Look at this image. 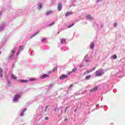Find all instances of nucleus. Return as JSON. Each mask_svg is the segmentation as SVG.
Instances as JSON below:
<instances>
[{
  "instance_id": "f257e3e1",
  "label": "nucleus",
  "mask_w": 125,
  "mask_h": 125,
  "mask_svg": "<svg viewBox=\"0 0 125 125\" xmlns=\"http://www.w3.org/2000/svg\"><path fill=\"white\" fill-rule=\"evenodd\" d=\"M103 74L104 73L100 69L96 71L95 72V75L96 77H101V76H102Z\"/></svg>"
},
{
  "instance_id": "f03ea898",
  "label": "nucleus",
  "mask_w": 125,
  "mask_h": 125,
  "mask_svg": "<svg viewBox=\"0 0 125 125\" xmlns=\"http://www.w3.org/2000/svg\"><path fill=\"white\" fill-rule=\"evenodd\" d=\"M20 97H21L20 95L19 94L15 95L13 100V101H18V99L20 98Z\"/></svg>"
},
{
  "instance_id": "7ed1b4c3",
  "label": "nucleus",
  "mask_w": 125,
  "mask_h": 125,
  "mask_svg": "<svg viewBox=\"0 0 125 125\" xmlns=\"http://www.w3.org/2000/svg\"><path fill=\"white\" fill-rule=\"evenodd\" d=\"M66 78H68V75L63 74L60 76V80H64V79H66Z\"/></svg>"
},
{
  "instance_id": "20e7f679",
  "label": "nucleus",
  "mask_w": 125,
  "mask_h": 125,
  "mask_svg": "<svg viewBox=\"0 0 125 125\" xmlns=\"http://www.w3.org/2000/svg\"><path fill=\"white\" fill-rule=\"evenodd\" d=\"M23 49H24V45L20 46V49L17 53V55H18L19 54V53H20V51H22V50H23Z\"/></svg>"
},
{
  "instance_id": "39448f33",
  "label": "nucleus",
  "mask_w": 125,
  "mask_h": 125,
  "mask_svg": "<svg viewBox=\"0 0 125 125\" xmlns=\"http://www.w3.org/2000/svg\"><path fill=\"white\" fill-rule=\"evenodd\" d=\"M58 9L59 11H61V10L62 9V4H58Z\"/></svg>"
},
{
  "instance_id": "423d86ee",
  "label": "nucleus",
  "mask_w": 125,
  "mask_h": 125,
  "mask_svg": "<svg viewBox=\"0 0 125 125\" xmlns=\"http://www.w3.org/2000/svg\"><path fill=\"white\" fill-rule=\"evenodd\" d=\"M17 49V48L15 47L14 48V50L12 51V57H14V53L16 52Z\"/></svg>"
},
{
  "instance_id": "0eeeda50",
  "label": "nucleus",
  "mask_w": 125,
  "mask_h": 125,
  "mask_svg": "<svg viewBox=\"0 0 125 125\" xmlns=\"http://www.w3.org/2000/svg\"><path fill=\"white\" fill-rule=\"evenodd\" d=\"M20 83H28V80H21V79H19V80H18Z\"/></svg>"
},
{
  "instance_id": "6e6552de",
  "label": "nucleus",
  "mask_w": 125,
  "mask_h": 125,
  "mask_svg": "<svg viewBox=\"0 0 125 125\" xmlns=\"http://www.w3.org/2000/svg\"><path fill=\"white\" fill-rule=\"evenodd\" d=\"M97 89H98V86L94 87L93 89H91L90 91V92L92 91H96Z\"/></svg>"
},
{
  "instance_id": "1a4fd4ad",
  "label": "nucleus",
  "mask_w": 125,
  "mask_h": 125,
  "mask_svg": "<svg viewBox=\"0 0 125 125\" xmlns=\"http://www.w3.org/2000/svg\"><path fill=\"white\" fill-rule=\"evenodd\" d=\"M76 71H77V68L75 67L74 68H73L72 69V71L71 72H69L68 75H70V74H72V73H75V72H76Z\"/></svg>"
},
{
  "instance_id": "9d476101",
  "label": "nucleus",
  "mask_w": 125,
  "mask_h": 125,
  "mask_svg": "<svg viewBox=\"0 0 125 125\" xmlns=\"http://www.w3.org/2000/svg\"><path fill=\"white\" fill-rule=\"evenodd\" d=\"M47 77H49V74H43L41 79H45V78H47Z\"/></svg>"
},
{
  "instance_id": "9b49d317",
  "label": "nucleus",
  "mask_w": 125,
  "mask_h": 125,
  "mask_svg": "<svg viewBox=\"0 0 125 125\" xmlns=\"http://www.w3.org/2000/svg\"><path fill=\"white\" fill-rule=\"evenodd\" d=\"M72 14H73V12H67L65 14V16H66V17H67V16H69V15H71Z\"/></svg>"
},
{
  "instance_id": "f8f14e48",
  "label": "nucleus",
  "mask_w": 125,
  "mask_h": 125,
  "mask_svg": "<svg viewBox=\"0 0 125 125\" xmlns=\"http://www.w3.org/2000/svg\"><path fill=\"white\" fill-rule=\"evenodd\" d=\"M86 19H92V17L90 15H87L86 16Z\"/></svg>"
},
{
  "instance_id": "ddd939ff",
  "label": "nucleus",
  "mask_w": 125,
  "mask_h": 125,
  "mask_svg": "<svg viewBox=\"0 0 125 125\" xmlns=\"http://www.w3.org/2000/svg\"><path fill=\"white\" fill-rule=\"evenodd\" d=\"M51 13H52V11H47L46 13V15H49V14H51Z\"/></svg>"
},
{
  "instance_id": "4468645a",
  "label": "nucleus",
  "mask_w": 125,
  "mask_h": 125,
  "mask_svg": "<svg viewBox=\"0 0 125 125\" xmlns=\"http://www.w3.org/2000/svg\"><path fill=\"white\" fill-rule=\"evenodd\" d=\"M11 77H12V79L13 80H17V77H16V76H14V74H12Z\"/></svg>"
},
{
  "instance_id": "2eb2a0df",
  "label": "nucleus",
  "mask_w": 125,
  "mask_h": 125,
  "mask_svg": "<svg viewBox=\"0 0 125 125\" xmlns=\"http://www.w3.org/2000/svg\"><path fill=\"white\" fill-rule=\"evenodd\" d=\"M117 55H114L113 56H111V59H117Z\"/></svg>"
},
{
  "instance_id": "dca6fc26",
  "label": "nucleus",
  "mask_w": 125,
  "mask_h": 125,
  "mask_svg": "<svg viewBox=\"0 0 125 125\" xmlns=\"http://www.w3.org/2000/svg\"><path fill=\"white\" fill-rule=\"evenodd\" d=\"M0 77H2V69L0 68Z\"/></svg>"
},
{
  "instance_id": "f3484780",
  "label": "nucleus",
  "mask_w": 125,
  "mask_h": 125,
  "mask_svg": "<svg viewBox=\"0 0 125 125\" xmlns=\"http://www.w3.org/2000/svg\"><path fill=\"white\" fill-rule=\"evenodd\" d=\"M64 42H66V39H62L61 40V43H64Z\"/></svg>"
},
{
  "instance_id": "a211bd4d",
  "label": "nucleus",
  "mask_w": 125,
  "mask_h": 125,
  "mask_svg": "<svg viewBox=\"0 0 125 125\" xmlns=\"http://www.w3.org/2000/svg\"><path fill=\"white\" fill-rule=\"evenodd\" d=\"M90 48H91L92 49H93V48L94 47V44H93V43H92L90 44Z\"/></svg>"
},
{
  "instance_id": "6ab92c4d",
  "label": "nucleus",
  "mask_w": 125,
  "mask_h": 125,
  "mask_svg": "<svg viewBox=\"0 0 125 125\" xmlns=\"http://www.w3.org/2000/svg\"><path fill=\"white\" fill-rule=\"evenodd\" d=\"M90 77H91L90 75L87 76L85 77V80H89V79H90Z\"/></svg>"
},
{
  "instance_id": "aec40b11",
  "label": "nucleus",
  "mask_w": 125,
  "mask_h": 125,
  "mask_svg": "<svg viewBox=\"0 0 125 125\" xmlns=\"http://www.w3.org/2000/svg\"><path fill=\"white\" fill-rule=\"evenodd\" d=\"M74 25H75V23H73L71 25H68L67 26V28H71V27H73V26H74Z\"/></svg>"
},
{
  "instance_id": "412c9836",
  "label": "nucleus",
  "mask_w": 125,
  "mask_h": 125,
  "mask_svg": "<svg viewBox=\"0 0 125 125\" xmlns=\"http://www.w3.org/2000/svg\"><path fill=\"white\" fill-rule=\"evenodd\" d=\"M90 72H91L90 71H86L84 72L83 74L84 75H86L87 74H89V73H90Z\"/></svg>"
},
{
  "instance_id": "4be33fe9",
  "label": "nucleus",
  "mask_w": 125,
  "mask_h": 125,
  "mask_svg": "<svg viewBox=\"0 0 125 125\" xmlns=\"http://www.w3.org/2000/svg\"><path fill=\"white\" fill-rule=\"evenodd\" d=\"M68 108H70L69 106H66L65 109V110H64V113L66 114V113H67V109H68Z\"/></svg>"
},
{
  "instance_id": "5701e85b",
  "label": "nucleus",
  "mask_w": 125,
  "mask_h": 125,
  "mask_svg": "<svg viewBox=\"0 0 125 125\" xmlns=\"http://www.w3.org/2000/svg\"><path fill=\"white\" fill-rule=\"evenodd\" d=\"M42 4H40L38 7V9H41V8H42Z\"/></svg>"
},
{
  "instance_id": "b1692460",
  "label": "nucleus",
  "mask_w": 125,
  "mask_h": 125,
  "mask_svg": "<svg viewBox=\"0 0 125 125\" xmlns=\"http://www.w3.org/2000/svg\"><path fill=\"white\" fill-rule=\"evenodd\" d=\"M95 69H96V67H94L92 69H91V70L90 71L92 72V71H94V70H95Z\"/></svg>"
},
{
  "instance_id": "393cba45",
  "label": "nucleus",
  "mask_w": 125,
  "mask_h": 125,
  "mask_svg": "<svg viewBox=\"0 0 125 125\" xmlns=\"http://www.w3.org/2000/svg\"><path fill=\"white\" fill-rule=\"evenodd\" d=\"M39 34V32H36L33 35L32 37H35V36H36V35H38Z\"/></svg>"
},
{
  "instance_id": "a878e982",
  "label": "nucleus",
  "mask_w": 125,
  "mask_h": 125,
  "mask_svg": "<svg viewBox=\"0 0 125 125\" xmlns=\"http://www.w3.org/2000/svg\"><path fill=\"white\" fill-rule=\"evenodd\" d=\"M26 111H27V108H24L22 110L23 113H24V112H26Z\"/></svg>"
},
{
  "instance_id": "bb28decb",
  "label": "nucleus",
  "mask_w": 125,
  "mask_h": 125,
  "mask_svg": "<svg viewBox=\"0 0 125 125\" xmlns=\"http://www.w3.org/2000/svg\"><path fill=\"white\" fill-rule=\"evenodd\" d=\"M114 27H117V26L118 25V23H117V22H115L114 23Z\"/></svg>"
},
{
  "instance_id": "cd10ccee",
  "label": "nucleus",
  "mask_w": 125,
  "mask_h": 125,
  "mask_svg": "<svg viewBox=\"0 0 125 125\" xmlns=\"http://www.w3.org/2000/svg\"><path fill=\"white\" fill-rule=\"evenodd\" d=\"M20 116L21 117H23V116H24V112L21 113L20 115Z\"/></svg>"
},
{
  "instance_id": "c85d7f7f",
  "label": "nucleus",
  "mask_w": 125,
  "mask_h": 125,
  "mask_svg": "<svg viewBox=\"0 0 125 125\" xmlns=\"http://www.w3.org/2000/svg\"><path fill=\"white\" fill-rule=\"evenodd\" d=\"M53 24H55V22H53L52 23L50 24L49 26H52Z\"/></svg>"
},
{
  "instance_id": "c756f323",
  "label": "nucleus",
  "mask_w": 125,
  "mask_h": 125,
  "mask_svg": "<svg viewBox=\"0 0 125 125\" xmlns=\"http://www.w3.org/2000/svg\"><path fill=\"white\" fill-rule=\"evenodd\" d=\"M57 70V68L55 67L53 69L52 71L53 72H54V71H56Z\"/></svg>"
},
{
  "instance_id": "7c9ffc66",
  "label": "nucleus",
  "mask_w": 125,
  "mask_h": 125,
  "mask_svg": "<svg viewBox=\"0 0 125 125\" xmlns=\"http://www.w3.org/2000/svg\"><path fill=\"white\" fill-rule=\"evenodd\" d=\"M44 120H45V121H47V120H48V117H45Z\"/></svg>"
},
{
  "instance_id": "2f4dec72",
  "label": "nucleus",
  "mask_w": 125,
  "mask_h": 125,
  "mask_svg": "<svg viewBox=\"0 0 125 125\" xmlns=\"http://www.w3.org/2000/svg\"><path fill=\"white\" fill-rule=\"evenodd\" d=\"M73 85L72 84H71L70 85L69 87H70V88H71L73 87Z\"/></svg>"
},
{
  "instance_id": "473e14b6",
  "label": "nucleus",
  "mask_w": 125,
  "mask_h": 125,
  "mask_svg": "<svg viewBox=\"0 0 125 125\" xmlns=\"http://www.w3.org/2000/svg\"><path fill=\"white\" fill-rule=\"evenodd\" d=\"M51 73H52L51 71L48 72L47 75H49V74H51Z\"/></svg>"
},
{
  "instance_id": "72a5a7b5",
  "label": "nucleus",
  "mask_w": 125,
  "mask_h": 125,
  "mask_svg": "<svg viewBox=\"0 0 125 125\" xmlns=\"http://www.w3.org/2000/svg\"><path fill=\"white\" fill-rule=\"evenodd\" d=\"M57 110V108H55L54 109L55 112H56Z\"/></svg>"
},
{
  "instance_id": "f704fd0d",
  "label": "nucleus",
  "mask_w": 125,
  "mask_h": 125,
  "mask_svg": "<svg viewBox=\"0 0 125 125\" xmlns=\"http://www.w3.org/2000/svg\"><path fill=\"white\" fill-rule=\"evenodd\" d=\"M102 0H97V2H99V1H101Z\"/></svg>"
},
{
  "instance_id": "c9c22d12",
  "label": "nucleus",
  "mask_w": 125,
  "mask_h": 125,
  "mask_svg": "<svg viewBox=\"0 0 125 125\" xmlns=\"http://www.w3.org/2000/svg\"><path fill=\"white\" fill-rule=\"evenodd\" d=\"M85 62H88V60H85Z\"/></svg>"
},
{
  "instance_id": "e433bc0d",
  "label": "nucleus",
  "mask_w": 125,
  "mask_h": 125,
  "mask_svg": "<svg viewBox=\"0 0 125 125\" xmlns=\"http://www.w3.org/2000/svg\"><path fill=\"white\" fill-rule=\"evenodd\" d=\"M31 81H35V79H31Z\"/></svg>"
},
{
  "instance_id": "4c0bfd02",
  "label": "nucleus",
  "mask_w": 125,
  "mask_h": 125,
  "mask_svg": "<svg viewBox=\"0 0 125 125\" xmlns=\"http://www.w3.org/2000/svg\"><path fill=\"white\" fill-rule=\"evenodd\" d=\"M77 109H75V110H74V112H76V111H77Z\"/></svg>"
},
{
  "instance_id": "58836bf2",
  "label": "nucleus",
  "mask_w": 125,
  "mask_h": 125,
  "mask_svg": "<svg viewBox=\"0 0 125 125\" xmlns=\"http://www.w3.org/2000/svg\"><path fill=\"white\" fill-rule=\"evenodd\" d=\"M58 35H59V32H58Z\"/></svg>"
},
{
  "instance_id": "ea45409f",
  "label": "nucleus",
  "mask_w": 125,
  "mask_h": 125,
  "mask_svg": "<svg viewBox=\"0 0 125 125\" xmlns=\"http://www.w3.org/2000/svg\"><path fill=\"white\" fill-rule=\"evenodd\" d=\"M42 42H43V41H44V39H42Z\"/></svg>"
},
{
  "instance_id": "a19ab883",
  "label": "nucleus",
  "mask_w": 125,
  "mask_h": 125,
  "mask_svg": "<svg viewBox=\"0 0 125 125\" xmlns=\"http://www.w3.org/2000/svg\"><path fill=\"white\" fill-rule=\"evenodd\" d=\"M1 54V52L0 51V54Z\"/></svg>"
}]
</instances>
